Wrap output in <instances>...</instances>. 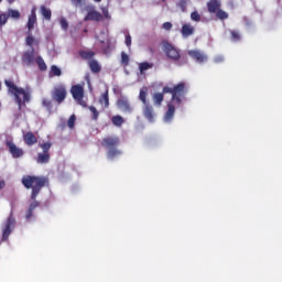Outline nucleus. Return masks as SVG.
I'll use <instances>...</instances> for the list:
<instances>
[{"instance_id": "nucleus-3", "label": "nucleus", "mask_w": 282, "mask_h": 282, "mask_svg": "<svg viewBox=\"0 0 282 282\" xmlns=\"http://www.w3.org/2000/svg\"><path fill=\"white\" fill-rule=\"evenodd\" d=\"M4 85L8 88V91L11 96H14V100L18 105L19 111L25 107L26 102H30L31 95L25 89L18 87L14 85V80L12 79H4Z\"/></svg>"}, {"instance_id": "nucleus-50", "label": "nucleus", "mask_w": 282, "mask_h": 282, "mask_svg": "<svg viewBox=\"0 0 282 282\" xmlns=\"http://www.w3.org/2000/svg\"><path fill=\"white\" fill-rule=\"evenodd\" d=\"M96 3H100V1H102V0H94Z\"/></svg>"}, {"instance_id": "nucleus-40", "label": "nucleus", "mask_w": 282, "mask_h": 282, "mask_svg": "<svg viewBox=\"0 0 282 282\" xmlns=\"http://www.w3.org/2000/svg\"><path fill=\"white\" fill-rule=\"evenodd\" d=\"M59 23H61L62 29L68 30L69 23L67 22V19L61 18Z\"/></svg>"}, {"instance_id": "nucleus-33", "label": "nucleus", "mask_w": 282, "mask_h": 282, "mask_svg": "<svg viewBox=\"0 0 282 282\" xmlns=\"http://www.w3.org/2000/svg\"><path fill=\"white\" fill-rule=\"evenodd\" d=\"M34 43H39V42H36L34 36L32 35V33L29 32V35L25 39V44L29 45V47H32V45H34Z\"/></svg>"}, {"instance_id": "nucleus-35", "label": "nucleus", "mask_w": 282, "mask_h": 282, "mask_svg": "<svg viewBox=\"0 0 282 282\" xmlns=\"http://www.w3.org/2000/svg\"><path fill=\"white\" fill-rule=\"evenodd\" d=\"M89 111L93 113V120H98L100 112L98 111V109H96V107L94 106H89Z\"/></svg>"}, {"instance_id": "nucleus-26", "label": "nucleus", "mask_w": 282, "mask_h": 282, "mask_svg": "<svg viewBox=\"0 0 282 282\" xmlns=\"http://www.w3.org/2000/svg\"><path fill=\"white\" fill-rule=\"evenodd\" d=\"M148 69H153V63L150 62H143L139 64V72L141 75H143Z\"/></svg>"}, {"instance_id": "nucleus-44", "label": "nucleus", "mask_w": 282, "mask_h": 282, "mask_svg": "<svg viewBox=\"0 0 282 282\" xmlns=\"http://www.w3.org/2000/svg\"><path fill=\"white\" fill-rule=\"evenodd\" d=\"M126 45H127V47H131V35L130 34L126 35Z\"/></svg>"}, {"instance_id": "nucleus-17", "label": "nucleus", "mask_w": 282, "mask_h": 282, "mask_svg": "<svg viewBox=\"0 0 282 282\" xmlns=\"http://www.w3.org/2000/svg\"><path fill=\"white\" fill-rule=\"evenodd\" d=\"M84 21H102V15L96 10H91L87 13Z\"/></svg>"}, {"instance_id": "nucleus-52", "label": "nucleus", "mask_w": 282, "mask_h": 282, "mask_svg": "<svg viewBox=\"0 0 282 282\" xmlns=\"http://www.w3.org/2000/svg\"><path fill=\"white\" fill-rule=\"evenodd\" d=\"M163 2L166 1V0H162Z\"/></svg>"}, {"instance_id": "nucleus-13", "label": "nucleus", "mask_w": 282, "mask_h": 282, "mask_svg": "<svg viewBox=\"0 0 282 282\" xmlns=\"http://www.w3.org/2000/svg\"><path fill=\"white\" fill-rule=\"evenodd\" d=\"M23 142L26 144V147H34V144H37L39 138H36V134L34 132L29 131L26 133H23Z\"/></svg>"}, {"instance_id": "nucleus-38", "label": "nucleus", "mask_w": 282, "mask_h": 282, "mask_svg": "<svg viewBox=\"0 0 282 282\" xmlns=\"http://www.w3.org/2000/svg\"><path fill=\"white\" fill-rule=\"evenodd\" d=\"M67 124L69 129H74V126L76 124V116L72 115L67 121Z\"/></svg>"}, {"instance_id": "nucleus-14", "label": "nucleus", "mask_w": 282, "mask_h": 282, "mask_svg": "<svg viewBox=\"0 0 282 282\" xmlns=\"http://www.w3.org/2000/svg\"><path fill=\"white\" fill-rule=\"evenodd\" d=\"M70 94L74 100H80V98H85V89L80 85L72 86Z\"/></svg>"}, {"instance_id": "nucleus-10", "label": "nucleus", "mask_w": 282, "mask_h": 282, "mask_svg": "<svg viewBox=\"0 0 282 282\" xmlns=\"http://www.w3.org/2000/svg\"><path fill=\"white\" fill-rule=\"evenodd\" d=\"M117 107H118V109L123 111V113H132L133 112V107H131V102H129V99L127 97H120L117 100Z\"/></svg>"}, {"instance_id": "nucleus-6", "label": "nucleus", "mask_w": 282, "mask_h": 282, "mask_svg": "<svg viewBox=\"0 0 282 282\" xmlns=\"http://www.w3.org/2000/svg\"><path fill=\"white\" fill-rule=\"evenodd\" d=\"M206 6L207 12H209V14H216L219 21H226V19H228V12L221 9V0H209Z\"/></svg>"}, {"instance_id": "nucleus-30", "label": "nucleus", "mask_w": 282, "mask_h": 282, "mask_svg": "<svg viewBox=\"0 0 282 282\" xmlns=\"http://www.w3.org/2000/svg\"><path fill=\"white\" fill-rule=\"evenodd\" d=\"M7 17L8 18L10 17L11 19L19 20V19H21V12H19V10L9 9Z\"/></svg>"}, {"instance_id": "nucleus-23", "label": "nucleus", "mask_w": 282, "mask_h": 282, "mask_svg": "<svg viewBox=\"0 0 282 282\" xmlns=\"http://www.w3.org/2000/svg\"><path fill=\"white\" fill-rule=\"evenodd\" d=\"M50 158V153L42 152L37 154L36 162L37 164H48Z\"/></svg>"}, {"instance_id": "nucleus-51", "label": "nucleus", "mask_w": 282, "mask_h": 282, "mask_svg": "<svg viewBox=\"0 0 282 282\" xmlns=\"http://www.w3.org/2000/svg\"><path fill=\"white\" fill-rule=\"evenodd\" d=\"M102 45H105V41H101Z\"/></svg>"}, {"instance_id": "nucleus-36", "label": "nucleus", "mask_w": 282, "mask_h": 282, "mask_svg": "<svg viewBox=\"0 0 282 282\" xmlns=\"http://www.w3.org/2000/svg\"><path fill=\"white\" fill-rule=\"evenodd\" d=\"M121 65L129 66V56L124 52H121Z\"/></svg>"}, {"instance_id": "nucleus-37", "label": "nucleus", "mask_w": 282, "mask_h": 282, "mask_svg": "<svg viewBox=\"0 0 282 282\" xmlns=\"http://www.w3.org/2000/svg\"><path fill=\"white\" fill-rule=\"evenodd\" d=\"M42 105H43L48 111H52V107H53L52 100H50V99H43V100H42Z\"/></svg>"}, {"instance_id": "nucleus-22", "label": "nucleus", "mask_w": 282, "mask_h": 282, "mask_svg": "<svg viewBox=\"0 0 282 282\" xmlns=\"http://www.w3.org/2000/svg\"><path fill=\"white\" fill-rule=\"evenodd\" d=\"M40 12L46 21H52V10L45 6L40 7Z\"/></svg>"}, {"instance_id": "nucleus-7", "label": "nucleus", "mask_w": 282, "mask_h": 282, "mask_svg": "<svg viewBox=\"0 0 282 282\" xmlns=\"http://www.w3.org/2000/svg\"><path fill=\"white\" fill-rule=\"evenodd\" d=\"M51 98L56 105H63L67 98V86L65 84H56L51 90Z\"/></svg>"}, {"instance_id": "nucleus-27", "label": "nucleus", "mask_w": 282, "mask_h": 282, "mask_svg": "<svg viewBox=\"0 0 282 282\" xmlns=\"http://www.w3.org/2000/svg\"><path fill=\"white\" fill-rule=\"evenodd\" d=\"M35 63H36L40 72H46L47 70V64H45V59H43V57L37 56L35 58Z\"/></svg>"}, {"instance_id": "nucleus-47", "label": "nucleus", "mask_w": 282, "mask_h": 282, "mask_svg": "<svg viewBox=\"0 0 282 282\" xmlns=\"http://www.w3.org/2000/svg\"><path fill=\"white\" fill-rule=\"evenodd\" d=\"M214 61L215 63H224V56H216Z\"/></svg>"}, {"instance_id": "nucleus-11", "label": "nucleus", "mask_w": 282, "mask_h": 282, "mask_svg": "<svg viewBox=\"0 0 282 282\" xmlns=\"http://www.w3.org/2000/svg\"><path fill=\"white\" fill-rule=\"evenodd\" d=\"M187 54L191 56V58H193V61L199 64L206 63V61H208V56H206V54H204L202 51L191 50L187 51Z\"/></svg>"}, {"instance_id": "nucleus-4", "label": "nucleus", "mask_w": 282, "mask_h": 282, "mask_svg": "<svg viewBox=\"0 0 282 282\" xmlns=\"http://www.w3.org/2000/svg\"><path fill=\"white\" fill-rule=\"evenodd\" d=\"M163 52L166 58L172 61V63L177 65V67H184V65H188V57L182 54V51L169 41L163 42Z\"/></svg>"}, {"instance_id": "nucleus-20", "label": "nucleus", "mask_w": 282, "mask_h": 282, "mask_svg": "<svg viewBox=\"0 0 282 282\" xmlns=\"http://www.w3.org/2000/svg\"><path fill=\"white\" fill-rule=\"evenodd\" d=\"M88 65L90 67V72H93V74H100V70L102 69V67H100V64L98 63V61L90 59L88 62Z\"/></svg>"}, {"instance_id": "nucleus-15", "label": "nucleus", "mask_w": 282, "mask_h": 282, "mask_svg": "<svg viewBox=\"0 0 282 282\" xmlns=\"http://www.w3.org/2000/svg\"><path fill=\"white\" fill-rule=\"evenodd\" d=\"M181 34L183 39H188V36H193L195 34V26H192L191 23H185L182 25Z\"/></svg>"}, {"instance_id": "nucleus-9", "label": "nucleus", "mask_w": 282, "mask_h": 282, "mask_svg": "<svg viewBox=\"0 0 282 282\" xmlns=\"http://www.w3.org/2000/svg\"><path fill=\"white\" fill-rule=\"evenodd\" d=\"M6 147L9 149V153H11L12 158L19 159L23 158L24 151L23 149L17 147L13 141L7 140Z\"/></svg>"}, {"instance_id": "nucleus-19", "label": "nucleus", "mask_w": 282, "mask_h": 282, "mask_svg": "<svg viewBox=\"0 0 282 282\" xmlns=\"http://www.w3.org/2000/svg\"><path fill=\"white\" fill-rule=\"evenodd\" d=\"M173 116H175V104L167 105V111L165 112L164 120L165 122H171L173 120Z\"/></svg>"}, {"instance_id": "nucleus-24", "label": "nucleus", "mask_w": 282, "mask_h": 282, "mask_svg": "<svg viewBox=\"0 0 282 282\" xmlns=\"http://www.w3.org/2000/svg\"><path fill=\"white\" fill-rule=\"evenodd\" d=\"M79 56L83 61H91L94 56H96V52L94 51H79Z\"/></svg>"}, {"instance_id": "nucleus-49", "label": "nucleus", "mask_w": 282, "mask_h": 282, "mask_svg": "<svg viewBox=\"0 0 282 282\" xmlns=\"http://www.w3.org/2000/svg\"><path fill=\"white\" fill-rule=\"evenodd\" d=\"M6 188V181H0V191Z\"/></svg>"}, {"instance_id": "nucleus-21", "label": "nucleus", "mask_w": 282, "mask_h": 282, "mask_svg": "<svg viewBox=\"0 0 282 282\" xmlns=\"http://www.w3.org/2000/svg\"><path fill=\"white\" fill-rule=\"evenodd\" d=\"M99 105L104 107V109L109 108V90H106L100 97H99Z\"/></svg>"}, {"instance_id": "nucleus-29", "label": "nucleus", "mask_w": 282, "mask_h": 282, "mask_svg": "<svg viewBox=\"0 0 282 282\" xmlns=\"http://www.w3.org/2000/svg\"><path fill=\"white\" fill-rule=\"evenodd\" d=\"M229 33L234 43H239V41H241V33H239V31L230 30Z\"/></svg>"}, {"instance_id": "nucleus-5", "label": "nucleus", "mask_w": 282, "mask_h": 282, "mask_svg": "<svg viewBox=\"0 0 282 282\" xmlns=\"http://www.w3.org/2000/svg\"><path fill=\"white\" fill-rule=\"evenodd\" d=\"M101 147L107 149L108 160H115L118 155H122V151L118 149L120 147V137L118 135H107L101 140Z\"/></svg>"}, {"instance_id": "nucleus-2", "label": "nucleus", "mask_w": 282, "mask_h": 282, "mask_svg": "<svg viewBox=\"0 0 282 282\" xmlns=\"http://www.w3.org/2000/svg\"><path fill=\"white\" fill-rule=\"evenodd\" d=\"M164 94H171V102H174L176 107H182V101L186 98V94H188V87L184 82H181L173 87L164 86L162 93H154L152 96L155 107H162V102H164Z\"/></svg>"}, {"instance_id": "nucleus-28", "label": "nucleus", "mask_w": 282, "mask_h": 282, "mask_svg": "<svg viewBox=\"0 0 282 282\" xmlns=\"http://www.w3.org/2000/svg\"><path fill=\"white\" fill-rule=\"evenodd\" d=\"M111 122L115 124V127H122V124H124V118H122L120 115H117L112 117Z\"/></svg>"}, {"instance_id": "nucleus-1", "label": "nucleus", "mask_w": 282, "mask_h": 282, "mask_svg": "<svg viewBox=\"0 0 282 282\" xmlns=\"http://www.w3.org/2000/svg\"><path fill=\"white\" fill-rule=\"evenodd\" d=\"M22 184L24 188H32L31 199L33 200L26 210L25 219L30 221L31 217H34V210L41 206V203L36 200L41 191H43L44 186L47 184V177L45 176H34V175H24L22 177Z\"/></svg>"}, {"instance_id": "nucleus-48", "label": "nucleus", "mask_w": 282, "mask_h": 282, "mask_svg": "<svg viewBox=\"0 0 282 282\" xmlns=\"http://www.w3.org/2000/svg\"><path fill=\"white\" fill-rule=\"evenodd\" d=\"M83 1L84 0H72V3H74L75 6H83Z\"/></svg>"}, {"instance_id": "nucleus-32", "label": "nucleus", "mask_w": 282, "mask_h": 282, "mask_svg": "<svg viewBox=\"0 0 282 282\" xmlns=\"http://www.w3.org/2000/svg\"><path fill=\"white\" fill-rule=\"evenodd\" d=\"M40 149H42V153H50V149H52V142L40 143Z\"/></svg>"}, {"instance_id": "nucleus-45", "label": "nucleus", "mask_w": 282, "mask_h": 282, "mask_svg": "<svg viewBox=\"0 0 282 282\" xmlns=\"http://www.w3.org/2000/svg\"><path fill=\"white\" fill-rule=\"evenodd\" d=\"M109 52H110V42L107 41V42H106V47H104V53H105V54H109Z\"/></svg>"}, {"instance_id": "nucleus-31", "label": "nucleus", "mask_w": 282, "mask_h": 282, "mask_svg": "<svg viewBox=\"0 0 282 282\" xmlns=\"http://www.w3.org/2000/svg\"><path fill=\"white\" fill-rule=\"evenodd\" d=\"M63 72L61 70V68H58V66L56 65H52L51 66V76H62Z\"/></svg>"}, {"instance_id": "nucleus-16", "label": "nucleus", "mask_w": 282, "mask_h": 282, "mask_svg": "<svg viewBox=\"0 0 282 282\" xmlns=\"http://www.w3.org/2000/svg\"><path fill=\"white\" fill-rule=\"evenodd\" d=\"M34 25H36V7H33L31 10V14L29 15L26 28L29 32L34 30Z\"/></svg>"}, {"instance_id": "nucleus-53", "label": "nucleus", "mask_w": 282, "mask_h": 282, "mask_svg": "<svg viewBox=\"0 0 282 282\" xmlns=\"http://www.w3.org/2000/svg\"><path fill=\"white\" fill-rule=\"evenodd\" d=\"M1 1H3V0H0V3H1Z\"/></svg>"}, {"instance_id": "nucleus-34", "label": "nucleus", "mask_w": 282, "mask_h": 282, "mask_svg": "<svg viewBox=\"0 0 282 282\" xmlns=\"http://www.w3.org/2000/svg\"><path fill=\"white\" fill-rule=\"evenodd\" d=\"M191 20L194 21L195 23H199V21H202V15L199 14L198 11H193L191 13Z\"/></svg>"}, {"instance_id": "nucleus-25", "label": "nucleus", "mask_w": 282, "mask_h": 282, "mask_svg": "<svg viewBox=\"0 0 282 282\" xmlns=\"http://www.w3.org/2000/svg\"><path fill=\"white\" fill-rule=\"evenodd\" d=\"M148 94H149V88L148 87H143V88L140 89L139 100H141V102L143 105H149V101H147Z\"/></svg>"}, {"instance_id": "nucleus-8", "label": "nucleus", "mask_w": 282, "mask_h": 282, "mask_svg": "<svg viewBox=\"0 0 282 282\" xmlns=\"http://www.w3.org/2000/svg\"><path fill=\"white\" fill-rule=\"evenodd\" d=\"M17 226V219H14V212H11L7 220L2 224V241H8L12 230Z\"/></svg>"}, {"instance_id": "nucleus-41", "label": "nucleus", "mask_w": 282, "mask_h": 282, "mask_svg": "<svg viewBox=\"0 0 282 282\" xmlns=\"http://www.w3.org/2000/svg\"><path fill=\"white\" fill-rule=\"evenodd\" d=\"M8 23V15L6 13L0 14V26L6 25Z\"/></svg>"}, {"instance_id": "nucleus-12", "label": "nucleus", "mask_w": 282, "mask_h": 282, "mask_svg": "<svg viewBox=\"0 0 282 282\" xmlns=\"http://www.w3.org/2000/svg\"><path fill=\"white\" fill-rule=\"evenodd\" d=\"M143 116L150 122L155 121V110L153 109V106L151 104L143 105Z\"/></svg>"}, {"instance_id": "nucleus-18", "label": "nucleus", "mask_w": 282, "mask_h": 282, "mask_svg": "<svg viewBox=\"0 0 282 282\" xmlns=\"http://www.w3.org/2000/svg\"><path fill=\"white\" fill-rule=\"evenodd\" d=\"M22 63H26V65H32L34 63V48L23 53Z\"/></svg>"}, {"instance_id": "nucleus-42", "label": "nucleus", "mask_w": 282, "mask_h": 282, "mask_svg": "<svg viewBox=\"0 0 282 282\" xmlns=\"http://www.w3.org/2000/svg\"><path fill=\"white\" fill-rule=\"evenodd\" d=\"M101 12H102L105 19H111V15L109 14V9L108 8L102 7Z\"/></svg>"}, {"instance_id": "nucleus-43", "label": "nucleus", "mask_w": 282, "mask_h": 282, "mask_svg": "<svg viewBox=\"0 0 282 282\" xmlns=\"http://www.w3.org/2000/svg\"><path fill=\"white\" fill-rule=\"evenodd\" d=\"M162 29L166 30V31H171V30H173V23L165 22V23L162 24Z\"/></svg>"}, {"instance_id": "nucleus-39", "label": "nucleus", "mask_w": 282, "mask_h": 282, "mask_svg": "<svg viewBox=\"0 0 282 282\" xmlns=\"http://www.w3.org/2000/svg\"><path fill=\"white\" fill-rule=\"evenodd\" d=\"M177 6L182 10V12H186V6H188V2L186 0H180Z\"/></svg>"}, {"instance_id": "nucleus-46", "label": "nucleus", "mask_w": 282, "mask_h": 282, "mask_svg": "<svg viewBox=\"0 0 282 282\" xmlns=\"http://www.w3.org/2000/svg\"><path fill=\"white\" fill-rule=\"evenodd\" d=\"M75 100L78 102V105H80V107H87V101L83 100V98Z\"/></svg>"}]
</instances>
